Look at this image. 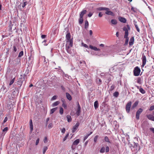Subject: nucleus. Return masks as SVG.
<instances>
[{
	"label": "nucleus",
	"instance_id": "nucleus-14",
	"mask_svg": "<svg viewBox=\"0 0 154 154\" xmlns=\"http://www.w3.org/2000/svg\"><path fill=\"white\" fill-rule=\"evenodd\" d=\"M119 20L123 23H125L126 22V19L124 17H120L119 18Z\"/></svg>",
	"mask_w": 154,
	"mask_h": 154
},
{
	"label": "nucleus",
	"instance_id": "nucleus-53",
	"mask_svg": "<svg viewBox=\"0 0 154 154\" xmlns=\"http://www.w3.org/2000/svg\"><path fill=\"white\" fill-rule=\"evenodd\" d=\"M115 88V86L113 85H112L110 88V90L111 91H112Z\"/></svg>",
	"mask_w": 154,
	"mask_h": 154
},
{
	"label": "nucleus",
	"instance_id": "nucleus-22",
	"mask_svg": "<svg viewBox=\"0 0 154 154\" xmlns=\"http://www.w3.org/2000/svg\"><path fill=\"white\" fill-rule=\"evenodd\" d=\"M80 140L79 139H77L74 141L72 143V145H76L79 143Z\"/></svg>",
	"mask_w": 154,
	"mask_h": 154
},
{
	"label": "nucleus",
	"instance_id": "nucleus-64",
	"mask_svg": "<svg viewBox=\"0 0 154 154\" xmlns=\"http://www.w3.org/2000/svg\"><path fill=\"white\" fill-rule=\"evenodd\" d=\"M150 130L154 134V128H150Z\"/></svg>",
	"mask_w": 154,
	"mask_h": 154
},
{
	"label": "nucleus",
	"instance_id": "nucleus-13",
	"mask_svg": "<svg viewBox=\"0 0 154 154\" xmlns=\"http://www.w3.org/2000/svg\"><path fill=\"white\" fill-rule=\"evenodd\" d=\"M148 119L154 121V116L151 114H149L147 116Z\"/></svg>",
	"mask_w": 154,
	"mask_h": 154
},
{
	"label": "nucleus",
	"instance_id": "nucleus-39",
	"mask_svg": "<svg viewBox=\"0 0 154 154\" xmlns=\"http://www.w3.org/2000/svg\"><path fill=\"white\" fill-rule=\"evenodd\" d=\"M23 55V51H21L18 55V57H21Z\"/></svg>",
	"mask_w": 154,
	"mask_h": 154
},
{
	"label": "nucleus",
	"instance_id": "nucleus-35",
	"mask_svg": "<svg viewBox=\"0 0 154 154\" xmlns=\"http://www.w3.org/2000/svg\"><path fill=\"white\" fill-rule=\"evenodd\" d=\"M119 95V93L117 91H116L113 93V96L115 97H117Z\"/></svg>",
	"mask_w": 154,
	"mask_h": 154
},
{
	"label": "nucleus",
	"instance_id": "nucleus-40",
	"mask_svg": "<svg viewBox=\"0 0 154 154\" xmlns=\"http://www.w3.org/2000/svg\"><path fill=\"white\" fill-rule=\"evenodd\" d=\"M104 140L106 142H108L109 143H110V141H109V139L108 137L107 136H105L104 138Z\"/></svg>",
	"mask_w": 154,
	"mask_h": 154
},
{
	"label": "nucleus",
	"instance_id": "nucleus-29",
	"mask_svg": "<svg viewBox=\"0 0 154 154\" xmlns=\"http://www.w3.org/2000/svg\"><path fill=\"white\" fill-rule=\"evenodd\" d=\"M83 17H80L79 18V22L80 24H81L83 22Z\"/></svg>",
	"mask_w": 154,
	"mask_h": 154
},
{
	"label": "nucleus",
	"instance_id": "nucleus-51",
	"mask_svg": "<svg viewBox=\"0 0 154 154\" xmlns=\"http://www.w3.org/2000/svg\"><path fill=\"white\" fill-rule=\"evenodd\" d=\"M62 106L65 109H66L67 107L66 105L64 102L63 103Z\"/></svg>",
	"mask_w": 154,
	"mask_h": 154
},
{
	"label": "nucleus",
	"instance_id": "nucleus-20",
	"mask_svg": "<svg viewBox=\"0 0 154 154\" xmlns=\"http://www.w3.org/2000/svg\"><path fill=\"white\" fill-rule=\"evenodd\" d=\"M86 10H84L82 11L80 14V17H83L84 15L86 13Z\"/></svg>",
	"mask_w": 154,
	"mask_h": 154
},
{
	"label": "nucleus",
	"instance_id": "nucleus-15",
	"mask_svg": "<svg viewBox=\"0 0 154 154\" xmlns=\"http://www.w3.org/2000/svg\"><path fill=\"white\" fill-rule=\"evenodd\" d=\"M29 56L28 58L29 61H33L34 59V55L32 53L29 55Z\"/></svg>",
	"mask_w": 154,
	"mask_h": 154
},
{
	"label": "nucleus",
	"instance_id": "nucleus-9",
	"mask_svg": "<svg viewBox=\"0 0 154 154\" xmlns=\"http://www.w3.org/2000/svg\"><path fill=\"white\" fill-rule=\"evenodd\" d=\"M77 105L78 108L76 110V115L77 116H79L80 114V113L81 112V107L78 102L77 103Z\"/></svg>",
	"mask_w": 154,
	"mask_h": 154
},
{
	"label": "nucleus",
	"instance_id": "nucleus-33",
	"mask_svg": "<svg viewBox=\"0 0 154 154\" xmlns=\"http://www.w3.org/2000/svg\"><path fill=\"white\" fill-rule=\"evenodd\" d=\"M57 109V108H55L51 109L50 111V114H53Z\"/></svg>",
	"mask_w": 154,
	"mask_h": 154
},
{
	"label": "nucleus",
	"instance_id": "nucleus-21",
	"mask_svg": "<svg viewBox=\"0 0 154 154\" xmlns=\"http://www.w3.org/2000/svg\"><path fill=\"white\" fill-rule=\"evenodd\" d=\"M139 103L138 101H136L134 103V104L133 105L131 108L132 109H134L135 107H136L138 105Z\"/></svg>",
	"mask_w": 154,
	"mask_h": 154
},
{
	"label": "nucleus",
	"instance_id": "nucleus-25",
	"mask_svg": "<svg viewBox=\"0 0 154 154\" xmlns=\"http://www.w3.org/2000/svg\"><path fill=\"white\" fill-rule=\"evenodd\" d=\"M66 118L67 119V121L68 122H70L72 121V119L71 116L69 115H68L66 116Z\"/></svg>",
	"mask_w": 154,
	"mask_h": 154
},
{
	"label": "nucleus",
	"instance_id": "nucleus-30",
	"mask_svg": "<svg viewBox=\"0 0 154 154\" xmlns=\"http://www.w3.org/2000/svg\"><path fill=\"white\" fill-rule=\"evenodd\" d=\"M92 132H91L89 134H87L85 136L84 138V140H85L88 138V137L92 134Z\"/></svg>",
	"mask_w": 154,
	"mask_h": 154
},
{
	"label": "nucleus",
	"instance_id": "nucleus-8",
	"mask_svg": "<svg viewBox=\"0 0 154 154\" xmlns=\"http://www.w3.org/2000/svg\"><path fill=\"white\" fill-rule=\"evenodd\" d=\"M80 124L79 122H78L76 123L75 125H74L72 128V133L75 132V131L78 129L79 126Z\"/></svg>",
	"mask_w": 154,
	"mask_h": 154
},
{
	"label": "nucleus",
	"instance_id": "nucleus-7",
	"mask_svg": "<svg viewBox=\"0 0 154 154\" xmlns=\"http://www.w3.org/2000/svg\"><path fill=\"white\" fill-rule=\"evenodd\" d=\"M141 59L142 60V66L143 67L145 65L146 62V57L144 54H142Z\"/></svg>",
	"mask_w": 154,
	"mask_h": 154
},
{
	"label": "nucleus",
	"instance_id": "nucleus-12",
	"mask_svg": "<svg viewBox=\"0 0 154 154\" xmlns=\"http://www.w3.org/2000/svg\"><path fill=\"white\" fill-rule=\"evenodd\" d=\"M134 37L133 36L131 37L130 38V41L129 43V45L130 46L133 45L134 44Z\"/></svg>",
	"mask_w": 154,
	"mask_h": 154
},
{
	"label": "nucleus",
	"instance_id": "nucleus-28",
	"mask_svg": "<svg viewBox=\"0 0 154 154\" xmlns=\"http://www.w3.org/2000/svg\"><path fill=\"white\" fill-rule=\"evenodd\" d=\"M60 103V102L59 101H57L55 102H54V103H53L52 104V106L53 107H54L55 106H56L59 105V104Z\"/></svg>",
	"mask_w": 154,
	"mask_h": 154
},
{
	"label": "nucleus",
	"instance_id": "nucleus-11",
	"mask_svg": "<svg viewBox=\"0 0 154 154\" xmlns=\"http://www.w3.org/2000/svg\"><path fill=\"white\" fill-rule=\"evenodd\" d=\"M70 46H68L67 45H66V49L67 52L69 54H71L72 53L71 49L70 48Z\"/></svg>",
	"mask_w": 154,
	"mask_h": 154
},
{
	"label": "nucleus",
	"instance_id": "nucleus-17",
	"mask_svg": "<svg viewBox=\"0 0 154 154\" xmlns=\"http://www.w3.org/2000/svg\"><path fill=\"white\" fill-rule=\"evenodd\" d=\"M66 94L67 98L69 100H71L72 99V98L71 95L68 93H66Z\"/></svg>",
	"mask_w": 154,
	"mask_h": 154
},
{
	"label": "nucleus",
	"instance_id": "nucleus-63",
	"mask_svg": "<svg viewBox=\"0 0 154 154\" xmlns=\"http://www.w3.org/2000/svg\"><path fill=\"white\" fill-rule=\"evenodd\" d=\"M46 37V35H41V38L42 39H44L45 38V37Z\"/></svg>",
	"mask_w": 154,
	"mask_h": 154
},
{
	"label": "nucleus",
	"instance_id": "nucleus-56",
	"mask_svg": "<svg viewBox=\"0 0 154 154\" xmlns=\"http://www.w3.org/2000/svg\"><path fill=\"white\" fill-rule=\"evenodd\" d=\"M39 138H38L37 140H36V142H35V145H38V143H39Z\"/></svg>",
	"mask_w": 154,
	"mask_h": 154
},
{
	"label": "nucleus",
	"instance_id": "nucleus-32",
	"mask_svg": "<svg viewBox=\"0 0 154 154\" xmlns=\"http://www.w3.org/2000/svg\"><path fill=\"white\" fill-rule=\"evenodd\" d=\"M139 91L142 94H144L145 93V90L141 88H140Z\"/></svg>",
	"mask_w": 154,
	"mask_h": 154
},
{
	"label": "nucleus",
	"instance_id": "nucleus-57",
	"mask_svg": "<svg viewBox=\"0 0 154 154\" xmlns=\"http://www.w3.org/2000/svg\"><path fill=\"white\" fill-rule=\"evenodd\" d=\"M14 51L16 52L17 51V48L15 46H14L13 47Z\"/></svg>",
	"mask_w": 154,
	"mask_h": 154
},
{
	"label": "nucleus",
	"instance_id": "nucleus-19",
	"mask_svg": "<svg viewBox=\"0 0 154 154\" xmlns=\"http://www.w3.org/2000/svg\"><path fill=\"white\" fill-rule=\"evenodd\" d=\"M96 82L97 85H100L101 84L102 80L99 78H97L96 79Z\"/></svg>",
	"mask_w": 154,
	"mask_h": 154
},
{
	"label": "nucleus",
	"instance_id": "nucleus-61",
	"mask_svg": "<svg viewBox=\"0 0 154 154\" xmlns=\"http://www.w3.org/2000/svg\"><path fill=\"white\" fill-rule=\"evenodd\" d=\"M8 118L7 117H5L4 120L3 121V123H5L8 120Z\"/></svg>",
	"mask_w": 154,
	"mask_h": 154
},
{
	"label": "nucleus",
	"instance_id": "nucleus-5",
	"mask_svg": "<svg viewBox=\"0 0 154 154\" xmlns=\"http://www.w3.org/2000/svg\"><path fill=\"white\" fill-rule=\"evenodd\" d=\"M143 110L141 108H139L137 111L136 114V118L137 120L139 119V116L140 114L143 112Z\"/></svg>",
	"mask_w": 154,
	"mask_h": 154
},
{
	"label": "nucleus",
	"instance_id": "nucleus-27",
	"mask_svg": "<svg viewBox=\"0 0 154 154\" xmlns=\"http://www.w3.org/2000/svg\"><path fill=\"white\" fill-rule=\"evenodd\" d=\"M106 9H108L107 8H106V7H99V8H97V10L98 11H103V10H106Z\"/></svg>",
	"mask_w": 154,
	"mask_h": 154
},
{
	"label": "nucleus",
	"instance_id": "nucleus-26",
	"mask_svg": "<svg viewBox=\"0 0 154 154\" xmlns=\"http://www.w3.org/2000/svg\"><path fill=\"white\" fill-rule=\"evenodd\" d=\"M27 4V2H24L23 3H21L20 5V6H22L23 8H24Z\"/></svg>",
	"mask_w": 154,
	"mask_h": 154
},
{
	"label": "nucleus",
	"instance_id": "nucleus-41",
	"mask_svg": "<svg viewBox=\"0 0 154 154\" xmlns=\"http://www.w3.org/2000/svg\"><path fill=\"white\" fill-rule=\"evenodd\" d=\"M105 148L104 147H102L100 150V152L101 153H103L105 152Z\"/></svg>",
	"mask_w": 154,
	"mask_h": 154
},
{
	"label": "nucleus",
	"instance_id": "nucleus-60",
	"mask_svg": "<svg viewBox=\"0 0 154 154\" xmlns=\"http://www.w3.org/2000/svg\"><path fill=\"white\" fill-rule=\"evenodd\" d=\"M47 137H45L44 140V142L45 143H46L47 142Z\"/></svg>",
	"mask_w": 154,
	"mask_h": 154
},
{
	"label": "nucleus",
	"instance_id": "nucleus-43",
	"mask_svg": "<svg viewBox=\"0 0 154 154\" xmlns=\"http://www.w3.org/2000/svg\"><path fill=\"white\" fill-rule=\"evenodd\" d=\"M29 128L30 130V131L32 132L33 130L32 124H29Z\"/></svg>",
	"mask_w": 154,
	"mask_h": 154
},
{
	"label": "nucleus",
	"instance_id": "nucleus-36",
	"mask_svg": "<svg viewBox=\"0 0 154 154\" xmlns=\"http://www.w3.org/2000/svg\"><path fill=\"white\" fill-rule=\"evenodd\" d=\"M137 82L139 84L141 83V79L140 77H138L137 79Z\"/></svg>",
	"mask_w": 154,
	"mask_h": 154
},
{
	"label": "nucleus",
	"instance_id": "nucleus-34",
	"mask_svg": "<svg viewBox=\"0 0 154 154\" xmlns=\"http://www.w3.org/2000/svg\"><path fill=\"white\" fill-rule=\"evenodd\" d=\"M15 78H14L11 81L9 84L10 86H11L13 84L15 81Z\"/></svg>",
	"mask_w": 154,
	"mask_h": 154
},
{
	"label": "nucleus",
	"instance_id": "nucleus-24",
	"mask_svg": "<svg viewBox=\"0 0 154 154\" xmlns=\"http://www.w3.org/2000/svg\"><path fill=\"white\" fill-rule=\"evenodd\" d=\"M89 26V23L88 22L87 20H86L85 22V29H87Z\"/></svg>",
	"mask_w": 154,
	"mask_h": 154
},
{
	"label": "nucleus",
	"instance_id": "nucleus-54",
	"mask_svg": "<svg viewBox=\"0 0 154 154\" xmlns=\"http://www.w3.org/2000/svg\"><path fill=\"white\" fill-rule=\"evenodd\" d=\"M8 127H6L3 129V131L6 132L8 131Z\"/></svg>",
	"mask_w": 154,
	"mask_h": 154
},
{
	"label": "nucleus",
	"instance_id": "nucleus-16",
	"mask_svg": "<svg viewBox=\"0 0 154 154\" xmlns=\"http://www.w3.org/2000/svg\"><path fill=\"white\" fill-rule=\"evenodd\" d=\"M89 48L92 49H93L95 51H100V49L97 48V47L95 46H93L91 45L89 46Z\"/></svg>",
	"mask_w": 154,
	"mask_h": 154
},
{
	"label": "nucleus",
	"instance_id": "nucleus-45",
	"mask_svg": "<svg viewBox=\"0 0 154 154\" xmlns=\"http://www.w3.org/2000/svg\"><path fill=\"white\" fill-rule=\"evenodd\" d=\"M57 96L54 95L51 98V101H52V100H56L57 99Z\"/></svg>",
	"mask_w": 154,
	"mask_h": 154
},
{
	"label": "nucleus",
	"instance_id": "nucleus-38",
	"mask_svg": "<svg viewBox=\"0 0 154 154\" xmlns=\"http://www.w3.org/2000/svg\"><path fill=\"white\" fill-rule=\"evenodd\" d=\"M99 137L98 135H96V136L94 138V141L95 143H96L97 142V139Z\"/></svg>",
	"mask_w": 154,
	"mask_h": 154
},
{
	"label": "nucleus",
	"instance_id": "nucleus-1",
	"mask_svg": "<svg viewBox=\"0 0 154 154\" xmlns=\"http://www.w3.org/2000/svg\"><path fill=\"white\" fill-rule=\"evenodd\" d=\"M66 45L72 47L73 46V42L72 38H71V35L70 33H68L66 35Z\"/></svg>",
	"mask_w": 154,
	"mask_h": 154
},
{
	"label": "nucleus",
	"instance_id": "nucleus-44",
	"mask_svg": "<svg viewBox=\"0 0 154 154\" xmlns=\"http://www.w3.org/2000/svg\"><path fill=\"white\" fill-rule=\"evenodd\" d=\"M53 124L52 123H50L48 126V127L49 129L51 128L53 126Z\"/></svg>",
	"mask_w": 154,
	"mask_h": 154
},
{
	"label": "nucleus",
	"instance_id": "nucleus-52",
	"mask_svg": "<svg viewBox=\"0 0 154 154\" xmlns=\"http://www.w3.org/2000/svg\"><path fill=\"white\" fill-rule=\"evenodd\" d=\"M61 131L63 134H64L66 131V129L65 128H63L62 129H61Z\"/></svg>",
	"mask_w": 154,
	"mask_h": 154
},
{
	"label": "nucleus",
	"instance_id": "nucleus-23",
	"mask_svg": "<svg viewBox=\"0 0 154 154\" xmlns=\"http://www.w3.org/2000/svg\"><path fill=\"white\" fill-rule=\"evenodd\" d=\"M94 106L95 109H97L98 107V103L97 101H96L94 102Z\"/></svg>",
	"mask_w": 154,
	"mask_h": 154
},
{
	"label": "nucleus",
	"instance_id": "nucleus-10",
	"mask_svg": "<svg viewBox=\"0 0 154 154\" xmlns=\"http://www.w3.org/2000/svg\"><path fill=\"white\" fill-rule=\"evenodd\" d=\"M106 78L107 79L108 82H107L109 83L111 81L112 76L109 73H106L105 75Z\"/></svg>",
	"mask_w": 154,
	"mask_h": 154
},
{
	"label": "nucleus",
	"instance_id": "nucleus-3",
	"mask_svg": "<svg viewBox=\"0 0 154 154\" xmlns=\"http://www.w3.org/2000/svg\"><path fill=\"white\" fill-rule=\"evenodd\" d=\"M130 29V28L129 25H127V27L124 26L123 28V30L125 31L124 36H128V30Z\"/></svg>",
	"mask_w": 154,
	"mask_h": 154
},
{
	"label": "nucleus",
	"instance_id": "nucleus-4",
	"mask_svg": "<svg viewBox=\"0 0 154 154\" xmlns=\"http://www.w3.org/2000/svg\"><path fill=\"white\" fill-rule=\"evenodd\" d=\"M131 104V102L129 101L126 104L125 107L127 113H129L130 111Z\"/></svg>",
	"mask_w": 154,
	"mask_h": 154
},
{
	"label": "nucleus",
	"instance_id": "nucleus-49",
	"mask_svg": "<svg viewBox=\"0 0 154 154\" xmlns=\"http://www.w3.org/2000/svg\"><path fill=\"white\" fill-rule=\"evenodd\" d=\"M133 147L134 148H137V147L138 144L137 143L134 142Z\"/></svg>",
	"mask_w": 154,
	"mask_h": 154
},
{
	"label": "nucleus",
	"instance_id": "nucleus-47",
	"mask_svg": "<svg viewBox=\"0 0 154 154\" xmlns=\"http://www.w3.org/2000/svg\"><path fill=\"white\" fill-rule=\"evenodd\" d=\"M82 46L85 47V48H88V46L87 45L84 44L83 42L82 43Z\"/></svg>",
	"mask_w": 154,
	"mask_h": 154
},
{
	"label": "nucleus",
	"instance_id": "nucleus-2",
	"mask_svg": "<svg viewBox=\"0 0 154 154\" xmlns=\"http://www.w3.org/2000/svg\"><path fill=\"white\" fill-rule=\"evenodd\" d=\"M140 72V68L137 66L134 68L133 70L134 75L135 76H138L139 75Z\"/></svg>",
	"mask_w": 154,
	"mask_h": 154
},
{
	"label": "nucleus",
	"instance_id": "nucleus-62",
	"mask_svg": "<svg viewBox=\"0 0 154 154\" xmlns=\"http://www.w3.org/2000/svg\"><path fill=\"white\" fill-rule=\"evenodd\" d=\"M109 151V147L108 146H106V152H108Z\"/></svg>",
	"mask_w": 154,
	"mask_h": 154
},
{
	"label": "nucleus",
	"instance_id": "nucleus-31",
	"mask_svg": "<svg viewBox=\"0 0 154 154\" xmlns=\"http://www.w3.org/2000/svg\"><path fill=\"white\" fill-rule=\"evenodd\" d=\"M111 23L114 25H116L117 23V21L115 19H112L111 20Z\"/></svg>",
	"mask_w": 154,
	"mask_h": 154
},
{
	"label": "nucleus",
	"instance_id": "nucleus-18",
	"mask_svg": "<svg viewBox=\"0 0 154 154\" xmlns=\"http://www.w3.org/2000/svg\"><path fill=\"white\" fill-rule=\"evenodd\" d=\"M124 37L125 38V41L124 45H127L128 44L129 38L128 37V36H124Z\"/></svg>",
	"mask_w": 154,
	"mask_h": 154
},
{
	"label": "nucleus",
	"instance_id": "nucleus-37",
	"mask_svg": "<svg viewBox=\"0 0 154 154\" xmlns=\"http://www.w3.org/2000/svg\"><path fill=\"white\" fill-rule=\"evenodd\" d=\"M48 148L46 146H44L43 149V154H45V153L46 151L47 150Z\"/></svg>",
	"mask_w": 154,
	"mask_h": 154
},
{
	"label": "nucleus",
	"instance_id": "nucleus-50",
	"mask_svg": "<svg viewBox=\"0 0 154 154\" xmlns=\"http://www.w3.org/2000/svg\"><path fill=\"white\" fill-rule=\"evenodd\" d=\"M154 109V105H152L151 106L149 109V110L150 111H152Z\"/></svg>",
	"mask_w": 154,
	"mask_h": 154
},
{
	"label": "nucleus",
	"instance_id": "nucleus-6",
	"mask_svg": "<svg viewBox=\"0 0 154 154\" xmlns=\"http://www.w3.org/2000/svg\"><path fill=\"white\" fill-rule=\"evenodd\" d=\"M107 8L108 9L105 10V11H106L105 12V14H107L108 15H111V16H114V15H115L112 12L110 11L109 8Z\"/></svg>",
	"mask_w": 154,
	"mask_h": 154
},
{
	"label": "nucleus",
	"instance_id": "nucleus-48",
	"mask_svg": "<svg viewBox=\"0 0 154 154\" xmlns=\"http://www.w3.org/2000/svg\"><path fill=\"white\" fill-rule=\"evenodd\" d=\"M50 120V118H48L46 120V121H45V125L46 126H47L48 124V121L49 120Z\"/></svg>",
	"mask_w": 154,
	"mask_h": 154
},
{
	"label": "nucleus",
	"instance_id": "nucleus-46",
	"mask_svg": "<svg viewBox=\"0 0 154 154\" xmlns=\"http://www.w3.org/2000/svg\"><path fill=\"white\" fill-rule=\"evenodd\" d=\"M131 10L133 11L134 12H136L137 11V9L134 8L133 7H132L131 8Z\"/></svg>",
	"mask_w": 154,
	"mask_h": 154
},
{
	"label": "nucleus",
	"instance_id": "nucleus-58",
	"mask_svg": "<svg viewBox=\"0 0 154 154\" xmlns=\"http://www.w3.org/2000/svg\"><path fill=\"white\" fill-rule=\"evenodd\" d=\"M93 13H92V12H90L88 15V16L89 17H91L92 15H93Z\"/></svg>",
	"mask_w": 154,
	"mask_h": 154
},
{
	"label": "nucleus",
	"instance_id": "nucleus-55",
	"mask_svg": "<svg viewBox=\"0 0 154 154\" xmlns=\"http://www.w3.org/2000/svg\"><path fill=\"white\" fill-rule=\"evenodd\" d=\"M135 26V27L137 30V31L138 32H140V29H139V27H138V26H137V25Z\"/></svg>",
	"mask_w": 154,
	"mask_h": 154
},
{
	"label": "nucleus",
	"instance_id": "nucleus-59",
	"mask_svg": "<svg viewBox=\"0 0 154 154\" xmlns=\"http://www.w3.org/2000/svg\"><path fill=\"white\" fill-rule=\"evenodd\" d=\"M12 24L11 22L10 24V25L9 26V29L10 30H11L12 29Z\"/></svg>",
	"mask_w": 154,
	"mask_h": 154
},
{
	"label": "nucleus",
	"instance_id": "nucleus-42",
	"mask_svg": "<svg viewBox=\"0 0 154 154\" xmlns=\"http://www.w3.org/2000/svg\"><path fill=\"white\" fill-rule=\"evenodd\" d=\"M63 109L62 107H61L60 108V114L62 115L63 114Z\"/></svg>",
	"mask_w": 154,
	"mask_h": 154
}]
</instances>
